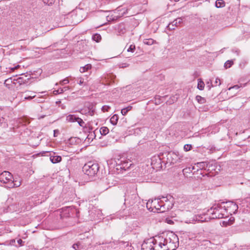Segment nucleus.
Segmentation results:
<instances>
[{
	"instance_id": "nucleus-1",
	"label": "nucleus",
	"mask_w": 250,
	"mask_h": 250,
	"mask_svg": "<svg viewBox=\"0 0 250 250\" xmlns=\"http://www.w3.org/2000/svg\"><path fill=\"white\" fill-rule=\"evenodd\" d=\"M159 239L158 247L163 250H175L179 244L178 235H171L168 239L161 235H155Z\"/></svg>"
},
{
	"instance_id": "nucleus-2",
	"label": "nucleus",
	"mask_w": 250,
	"mask_h": 250,
	"mask_svg": "<svg viewBox=\"0 0 250 250\" xmlns=\"http://www.w3.org/2000/svg\"><path fill=\"white\" fill-rule=\"evenodd\" d=\"M99 164L93 161H89L86 163L83 167V171L89 177H94L97 175L99 170Z\"/></svg>"
},
{
	"instance_id": "nucleus-3",
	"label": "nucleus",
	"mask_w": 250,
	"mask_h": 250,
	"mask_svg": "<svg viewBox=\"0 0 250 250\" xmlns=\"http://www.w3.org/2000/svg\"><path fill=\"white\" fill-rule=\"evenodd\" d=\"M208 212L212 215L211 218H223L227 217L226 211L223 208L222 205L219 204H215L209 209Z\"/></svg>"
},
{
	"instance_id": "nucleus-4",
	"label": "nucleus",
	"mask_w": 250,
	"mask_h": 250,
	"mask_svg": "<svg viewBox=\"0 0 250 250\" xmlns=\"http://www.w3.org/2000/svg\"><path fill=\"white\" fill-rule=\"evenodd\" d=\"M159 239L157 237L153 236L144 240L142 244V250H160L158 247Z\"/></svg>"
},
{
	"instance_id": "nucleus-5",
	"label": "nucleus",
	"mask_w": 250,
	"mask_h": 250,
	"mask_svg": "<svg viewBox=\"0 0 250 250\" xmlns=\"http://www.w3.org/2000/svg\"><path fill=\"white\" fill-rule=\"evenodd\" d=\"M161 198L149 200L146 203V208L150 211L155 212L161 210V208H165L166 204H163V201H159Z\"/></svg>"
},
{
	"instance_id": "nucleus-6",
	"label": "nucleus",
	"mask_w": 250,
	"mask_h": 250,
	"mask_svg": "<svg viewBox=\"0 0 250 250\" xmlns=\"http://www.w3.org/2000/svg\"><path fill=\"white\" fill-rule=\"evenodd\" d=\"M166 155L167 164H174L181 162L183 160V156L178 151H170Z\"/></svg>"
},
{
	"instance_id": "nucleus-7",
	"label": "nucleus",
	"mask_w": 250,
	"mask_h": 250,
	"mask_svg": "<svg viewBox=\"0 0 250 250\" xmlns=\"http://www.w3.org/2000/svg\"><path fill=\"white\" fill-rule=\"evenodd\" d=\"M13 175L7 171H4L0 173V182L5 184V187L9 188V183L12 182Z\"/></svg>"
},
{
	"instance_id": "nucleus-8",
	"label": "nucleus",
	"mask_w": 250,
	"mask_h": 250,
	"mask_svg": "<svg viewBox=\"0 0 250 250\" xmlns=\"http://www.w3.org/2000/svg\"><path fill=\"white\" fill-rule=\"evenodd\" d=\"M89 215L90 220H97L99 219H101L102 212L99 209L92 208L89 211Z\"/></svg>"
},
{
	"instance_id": "nucleus-9",
	"label": "nucleus",
	"mask_w": 250,
	"mask_h": 250,
	"mask_svg": "<svg viewBox=\"0 0 250 250\" xmlns=\"http://www.w3.org/2000/svg\"><path fill=\"white\" fill-rule=\"evenodd\" d=\"M131 164L129 163L128 162L126 161H121L120 163H116L115 167L116 170H126V169L129 168L131 166Z\"/></svg>"
},
{
	"instance_id": "nucleus-10",
	"label": "nucleus",
	"mask_w": 250,
	"mask_h": 250,
	"mask_svg": "<svg viewBox=\"0 0 250 250\" xmlns=\"http://www.w3.org/2000/svg\"><path fill=\"white\" fill-rule=\"evenodd\" d=\"M161 159L159 156H155L151 159V165H155L157 167H161Z\"/></svg>"
},
{
	"instance_id": "nucleus-11",
	"label": "nucleus",
	"mask_w": 250,
	"mask_h": 250,
	"mask_svg": "<svg viewBox=\"0 0 250 250\" xmlns=\"http://www.w3.org/2000/svg\"><path fill=\"white\" fill-rule=\"evenodd\" d=\"M209 165V162L208 161L198 162L195 164V165H196L197 167L199 168V169H204L205 170H207L208 167V166L209 167H210Z\"/></svg>"
},
{
	"instance_id": "nucleus-12",
	"label": "nucleus",
	"mask_w": 250,
	"mask_h": 250,
	"mask_svg": "<svg viewBox=\"0 0 250 250\" xmlns=\"http://www.w3.org/2000/svg\"><path fill=\"white\" fill-rule=\"evenodd\" d=\"M50 160L53 164L58 163L62 161V157L60 156L55 155V153L53 152V154H50Z\"/></svg>"
},
{
	"instance_id": "nucleus-13",
	"label": "nucleus",
	"mask_w": 250,
	"mask_h": 250,
	"mask_svg": "<svg viewBox=\"0 0 250 250\" xmlns=\"http://www.w3.org/2000/svg\"><path fill=\"white\" fill-rule=\"evenodd\" d=\"M21 181L18 180H16L14 179L13 177V179L12 180V182L10 183V184H9V188H17L21 186Z\"/></svg>"
},
{
	"instance_id": "nucleus-14",
	"label": "nucleus",
	"mask_w": 250,
	"mask_h": 250,
	"mask_svg": "<svg viewBox=\"0 0 250 250\" xmlns=\"http://www.w3.org/2000/svg\"><path fill=\"white\" fill-rule=\"evenodd\" d=\"M92 128L90 126H89V127L84 126V127L83 128V130L84 132L88 131L90 133V134L88 135V136H87V138L86 139L88 140V141H89L90 140H92V139H93V134H94V132H90L92 130Z\"/></svg>"
},
{
	"instance_id": "nucleus-15",
	"label": "nucleus",
	"mask_w": 250,
	"mask_h": 250,
	"mask_svg": "<svg viewBox=\"0 0 250 250\" xmlns=\"http://www.w3.org/2000/svg\"><path fill=\"white\" fill-rule=\"evenodd\" d=\"M229 204H230L231 207H230L228 214H232V213H235L238 208V206L234 202V203H229Z\"/></svg>"
},
{
	"instance_id": "nucleus-16",
	"label": "nucleus",
	"mask_w": 250,
	"mask_h": 250,
	"mask_svg": "<svg viewBox=\"0 0 250 250\" xmlns=\"http://www.w3.org/2000/svg\"><path fill=\"white\" fill-rule=\"evenodd\" d=\"M29 79V78H24L23 77H20L18 78L16 81H17V83H19L20 85H21L27 83ZM14 80L15 81V79Z\"/></svg>"
},
{
	"instance_id": "nucleus-17",
	"label": "nucleus",
	"mask_w": 250,
	"mask_h": 250,
	"mask_svg": "<svg viewBox=\"0 0 250 250\" xmlns=\"http://www.w3.org/2000/svg\"><path fill=\"white\" fill-rule=\"evenodd\" d=\"M7 126V123L3 117V115L0 112V127L5 128Z\"/></svg>"
},
{
	"instance_id": "nucleus-18",
	"label": "nucleus",
	"mask_w": 250,
	"mask_h": 250,
	"mask_svg": "<svg viewBox=\"0 0 250 250\" xmlns=\"http://www.w3.org/2000/svg\"><path fill=\"white\" fill-rule=\"evenodd\" d=\"M229 203H234V202H232V201H228V202H221V204H226V205H225L224 206H222V207H223V208L226 211V213L227 214H228V212L229 210V208H230V207H231V206L230 205V204H229Z\"/></svg>"
},
{
	"instance_id": "nucleus-19",
	"label": "nucleus",
	"mask_w": 250,
	"mask_h": 250,
	"mask_svg": "<svg viewBox=\"0 0 250 250\" xmlns=\"http://www.w3.org/2000/svg\"><path fill=\"white\" fill-rule=\"evenodd\" d=\"M79 117L74 114H70L66 116V120L69 122H77V118Z\"/></svg>"
},
{
	"instance_id": "nucleus-20",
	"label": "nucleus",
	"mask_w": 250,
	"mask_h": 250,
	"mask_svg": "<svg viewBox=\"0 0 250 250\" xmlns=\"http://www.w3.org/2000/svg\"><path fill=\"white\" fill-rule=\"evenodd\" d=\"M158 198H161L159 201H163V202L165 201L166 203L168 202V201L170 202L171 200H172V202L173 201L174 198L170 195H167V196H159Z\"/></svg>"
},
{
	"instance_id": "nucleus-21",
	"label": "nucleus",
	"mask_w": 250,
	"mask_h": 250,
	"mask_svg": "<svg viewBox=\"0 0 250 250\" xmlns=\"http://www.w3.org/2000/svg\"><path fill=\"white\" fill-rule=\"evenodd\" d=\"M166 205L165 206V208H163V210H161L162 212H164L166 210H169L172 208L173 206V202H172V200H170V202L168 201V202L165 203Z\"/></svg>"
},
{
	"instance_id": "nucleus-22",
	"label": "nucleus",
	"mask_w": 250,
	"mask_h": 250,
	"mask_svg": "<svg viewBox=\"0 0 250 250\" xmlns=\"http://www.w3.org/2000/svg\"><path fill=\"white\" fill-rule=\"evenodd\" d=\"M91 68V65L90 64H87L83 67H81L80 68V71L81 73H84Z\"/></svg>"
},
{
	"instance_id": "nucleus-23",
	"label": "nucleus",
	"mask_w": 250,
	"mask_h": 250,
	"mask_svg": "<svg viewBox=\"0 0 250 250\" xmlns=\"http://www.w3.org/2000/svg\"><path fill=\"white\" fill-rule=\"evenodd\" d=\"M118 120V116L117 114L113 115L110 118V121L113 125H116Z\"/></svg>"
},
{
	"instance_id": "nucleus-24",
	"label": "nucleus",
	"mask_w": 250,
	"mask_h": 250,
	"mask_svg": "<svg viewBox=\"0 0 250 250\" xmlns=\"http://www.w3.org/2000/svg\"><path fill=\"white\" fill-rule=\"evenodd\" d=\"M225 2L223 0H217L215 2V6L217 8H221L224 7Z\"/></svg>"
},
{
	"instance_id": "nucleus-25",
	"label": "nucleus",
	"mask_w": 250,
	"mask_h": 250,
	"mask_svg": "<svg viewBox=\"0 0 250 250\" xmlns=\"http://www.w3.org/2000/svg\"><path fill=\"white\" fill-rule=\"evenodd\" d=\"M102 135H106L109 132V129L106 126H103L100 129Z\"/></svg>"
},
{
	"instance_id": "nucleus-26",
	"label": "nucleus",
	"mask_w": 250,
	"mask_h": 250,
	"mask_svg": "<svg viewBox=\"0 0 250 250\" xmlns=\"http://www.w3.org/2000/svg\"><path fill=\"white\" fill-rule=\"evenodd\" d=\"M79 140V139L78 138L71 137L67 141V143L70 145H73L76 144Z\"/></svg>"
},
{
	"instance_id": "nucleus-27",
	"label": "nucleus",
	"mask_w": 250,
	"mask_h": 250,
	"mask_svg": "<svg viewBox=\"0 0 250 250\" xmlns=\"http://www.w3.org/2000/svg\"><path fill=\"white\" fill-rule=\"evenodd\" d=\"M209 167L208 166L207 169V171H211L215 170L216 165L215 163L213 162H209Z\"/></svg>"
},
{
	"instance_id": "nucleus-28",
	"label": "nucleus",
	"mask_w": 250,
	"mask_h": 250,
	"mask_svg": "<svg viewBox=\"0 0 250 250\" xmlns=\"http://www.w3.org/2000/svg\"><path fill=\"white\" fill-rule=\"evenodd\" d=\"M92 39L93 41L98 42L101 40L102 37L100 34L96 33L92 36Z\"/></svg>"
},
{
	"instance_id": "nucleus-29",
	"label": "nucleus",
	"mask_w": 250,
	"mask_h": 250,
	"mask_svg": "<svg viewBox=\"0 0 250 250\" xmlns=\"http://www.w3.org/2000/svg\"><path fill=\"white\" fill-rule=\"evenodd\" d=\"M68 89V86L64 87L63 88H59V89H58L57 90L54 91V93L55 94H62V93H63L64 91H65L66 90H67Z\"/></svg>"
},
{
	"instance_id": "nucleus-30",
	"label": "nucleus",
	"mask_w": 250,
	"mask_h": 250,
	"mask_svg": "<svg viewBox=\"0 0 250 250\" xmlns=\"http://www.w3.org/2000/svg\"><path fill=\"white\" fill-rule=\"evenodd\" d=\"M196 100L197 101L201 104L205 103L206 99L205 98L202 97L201 96L197 95L196 96Z\"/></svg>"
},
{
	"instance_id": "nucleus-31",
	"label": "nucleus",
	"mask_w": 250,
	"mask_h": 250,
	"mask_svg": "<svg viewBox=\"0 0 250 250\" xmlns=\"http://www.w3.org/2000/svg\"><path fill=\"white\" fill-rule=\"evenodd\" d=\"M132 109L131 106H128L125 108H124L122 109L121 110V113L123 115L125 116V115L127 113L130 111Z\"/></svg>"
},
{
	"instance_id": "nucleus-32",
	"label": "nucleus",
	"mask_w": 250,
	"mask_h": 250,
	"mask_svg": "<svg viewBox=\"0 0 250 250\" xmlns=\"http://www.w3.org/2000/svg\"><path fill=\"white\" fill-rule=\"evenodd\" d=\"M144 43L146 45H152L154 43V40L152 39H146L144 40Z\"/></svg>"
},
{
	"instance_id": "nucleus-33",
	"label": "nucleus",
	"mask_w": 250,
	"mask_h": 250,
	"mask_svg": "<svg viewBox=\"0 0 250 250\" xmlns=\"http://www.w3.org/2000/svg\"><path fill=\"white\" fill-rule=\"evenodd\" d=\"M205 86L204 83L201 80L198 81L197 88L200 90H202L204 89Z\"/></svg>"
},
{
	"instance_id": "nucleus-34",
	"label": "nucleus",
	"mask_w": 250,
	"mask_h": 250,
	"mask_svg": "<svg viewBox=\"0 0 250 250\" xmlns=\"http://www.w3.org/2000/svg\"><path fill=\"white\" fill-rule=\"evenodd\" d=\"M173 23L174 24V25L177 26L179 24L183 22V19L182 18H178L176 19H175L174 21H173Z\"/></svg>"
},
{
	"instance_id": "nucleus-35",
	"label": "nucleus",
	"mask_w": 250,
	"mask_h": 250,
	"mask_svg": "<svg viewBox=\"0 0 250 250\" xmlns=\"http://www.w3.org/2000/svg\"><path fill=\"white\" fill-rule=\"evenodd\" d=\"M233 64V62L232 61L228 60L225 63L224 66L226 68H228L230 67Z\"/></svg>"
},
{
	"instance_id": "nucleus-36",
	"label": "nucleus",
	"mask_w": 250,
	"mask_h": 250,
	"mask_svg": "<svg viewBox=\"0 0 250 250\" xmlns=\"http://www.w3.org/2000/svg\"><path fill=\"white\" fill-rule=\"evenodd\" d=\"M192 146L190 144H186L184 146V149L185 151H188L191 149Z\"/></svg>"
},
{
	"instance_id": "nucleus-37",
	"label": "nucleus",
	"mask_w": 250,
	"mask_h": 250,
	"mask_svg": "<svg viewBox=\"0 0 250 250\" xmlns=\"http://www.w3.org/2000/svg\"><path fill=\"white\" fill-rule=\"evenodd\" d=\"M135 50V45L134 44H131L129 48L127 49V52H131L133 53Z\"/></svg>"
},
{
	"instance_id": "nucleus-38",
	"label": "nucleus",
	"mask_w": 250,
	"mask_h": 250,
	"mask_svg": "<svg viewBox=\"0 0 250 250\" xmlns=\"http://www.w3.org/2000/svg\"><path fill=\"white\" fill-rule=\"evenodd\" d=\"M54 1L55 0H43V3L47 5H52Z\"/></svg>"
},
{
	"instance_id": "nucleus-39",
	"label": "nucleus",
	"mask_w": 250,
	"mask_h": 250,
	"mask_svg": "<svg viewBox=\"0 0 250 250\" xmlns=\"http://www.w3.org/2000/svg\"><path fill=\"white\" fill-rule=\"evenodd\" d=\"M183 172L184 174L187 173H190L192 172V170L191 167H188L183 169Z\"/></svg>"
},
{
	"instance_id": "nucleus-40",
	"label": "nucleus",
	"mask_w": 250,
	"mask_h": 250,
	"mask_svg": "<svg viewBox=\"0 0 250 250\" xmlns=\"http://www.w3.org/2000/svg\"><path fill=\"white\" fill-rule=\"evenodd\" d=\"M77 122H78V124L82 127H83V128L84 127L83 126V125H84V122L83 121V120L80 118H77Z\"/></svg>"
},
{
	"instance_id": "nucleus-41",
	"label": "nucleus",
	"mask_w": 250,
	"mask_h": 250,
	"mask_svg": "<svg viewBox=\"0 0 250 250\" xmlns=\"http://www.w3.org/2000/svg\"><path fill=\"white\" fill-rule=\"evenodd\" d=\"M110 109V106L107 105H104L102 107V110L103 112H108L109 110Z\"/></svg>"
},
{
	"instance_id": "nucleus-42",
	"label": "nucleus",
	"mask_w": 250,
	"mask_h": 250,
	"mask_svg": "<svg viewBox=\"0 0 250 250\" xmlns=\"http://www.w3.org/2000/svg\"><path fill=\"white\" fill-rule=\"evenodd\" d=\"M94 112L95 111L94 110H91L89 109H88V112L84 113V114H87V115L93 116L94 114ZM83 114H84V113L83 112Z\"/></svg>"
},
{
	"instance_id": "nucleus-43",
	"label": "nucleus",
	"mask_w": 250,
	"mask_h": 250,
	"mask_svg": "<svg viewBox=\"0 0 250 250\" xmlns=\"http://www.w3.org/2000/svg\"><path fill=\"white\" fill-rule=\"evenodd\" d=\"M220 84H221L220 79H219L218 78H216L213 86H216L217 85H220Z\"/></svg>"
},
{
	"instance_id": "nucleus-44",
	"label": "nucleus",
	"mask_w": 250,
	"mask_h": 250,
	"mask_svg": "<svg viewBox=\"0 0 250 250\" xmlns=\"http://www.w3.org/2000/svg\"><path fill=\"white\" fill-rule=\"evenodd\" d=\"M175 26L174 25V24L173 23V22H172L171 23L169 24L167 26V28L169 29V30H174V26Z\"/></svg>"
},
{
	"instance_id": "nucleus-45",
	"label": "nucleus",
	"mask_w": 250,
	"mask_h": 250,
	"mask_svg": "<svg viewBox=\"0 0 250 250\" xmlns=\"http://www.w3.org/2000/svg\"><path fill=\"white\" fill-rule=\"evenodd\" d=\"M35 101L37 103H42L44 101V100L42 97H38L35 100Z\"/></svg>"
},
{
	"instance_id": "nucleus-46",
	"label": "nucleus",
	"mask_w": 250,
	"mask_h": 250,
	"mask_svg": "<svg viewBox=\"0 0 250 250\" xmlns=\"http://www.w3.org/2000/svg\"><path fill=\"white\" fill-rule=\"evenodd\" d=\"M35 97H36V95H30V96H28L25 97H24V99L28 100H31L32 99L35 98Z\"/></svg>"
},
{
	"instance_id": "nucleus-47",
	"label": "nucleus",
	"mask_w": 250,
	"mask_h": 250,
	"mask_svg": "<svg viewBox=\"0 0 250 250\" xmlns=\"http://www.w3.org/2000/svg\"><path fill=\"white\" fill-rule=\"evenodd\" d=\"M207 87H208V89L209 90L211 87L213 86V85L212 84V82L210 81V82H208L207 83Z\"/></svg>"
},
{
	"instance_id": "nucleus-48",
	"label": "nucleus",
	"mask_w": 250,
	"mask_h": 250,
	"mask_svg": "<svg viewBox=\"0 0 250 250\" xmlns=\"http://www.w3.org/2000/svg\"><path fill=\"white\" fill-rule=\"evenodd\" d=\"M12 79L11 78H10V79H8L7 80H6L4 82V84H9L10 83H12Z\"/></svg>"
},
{
	"instance_id": "nucleus-49",
	"label": "nucleus",
	"mask_w": 250,
	"mask_h": 250,
	"mask_svg": "<svg viewBox=\"0 0 250 250\" xmlns=\"http://www.w3.org/2000/svg\"><path fill=\"white\" fill-rule=\"evenodd\" d=\"M61 83H62V84H63L68 83H69V80L67 78H65V79H63L61 82Z\"/></svg>"
},
{
	"instance_id": "nucleus-50",
	"label": "nucleus",
	"mask_w": 250,
	"mask_h": 250,
	"mask_svg": "<svg viewBox=\"0 0 250 250\" xmlns=\"http://www.w3.org/2000/svg\"><path fill=\"white\" fill-rule=\"evenodd\" d=\"M60 133L59 130L56 129L54 130V136L56 137Z\"/></svg>"
},
{
	"instance_id": "nucleus-51",
	"label": "nucleus",
	"mask_w": 250,
	"mask_h": 250,
	"mask_svg": "<svg viewBox=\"0 0 250 250\" xmlns=\"http://www.w3.org/2000/svg\"><path fill=\"white\" fill-rule=\"evenodd\" d=\"M16 242L15 239H12L10 241V245H15L16 247H18L15 244Z\"/></svg>"
},
{
	"instance_id": "nucleus-52",
	"label": "nucleus",
	"mask_w": 250,
	"mask_h": 250,
	"mask_svg": "<svg viewBox=\"0 0 250 250\" xmlns=\"http://www.w3.org/2000/svg\"><path fill=\"white\" fill-rule=\"evenodd\" d=\"M17 243L19 244L20 246H22L24 242L21 239H19L17 240Z\"/></svg>"
},
{
	"instance_id": "nucleus-53",
	"label": "nucleus",
	"mask_w": 250,
	"mask_h": 250,
	"mask_svg": "<svg viewBox=\"0 0 250 250\" xmlns=\"http://www.w3.org/2000/svg\"><path fill=\"white\" fill-rule=\"evenodd\" d=\"M166 222L168 224H172L173 223V221L171 220V219H169L168 218H167L166 219Z\"/></svg>"
},
{
	"instance_id": "nucleus-54",
	"label": "nucleus",
	"mask_w": 250,
	"mask_h": 250,
	"mask_svg": "<svg viewBox=\"0 0 250 250\" xmlns=\"http://www.w3.org/2000/svg\"><path fill=\"white\" fill-rule=\"evenodd\" d=\"M196 167H197L196 165H195V166L191 167V168L192 169V171H193V170H196V171H198V170H199V168H198V167H197V168H196ZM195 172V171H194V172Z\"/></svg>"
},
{
	"instance_id": "nucleus-55",
	"label": "nucleus",
	"mask_w": 250,
	"mask_h": 250,
	"mask_svg": "<svg viewBox=\"0 0 250 250\" xmlns=\"http://www.w3.org/2000/svg\"><path fill=\"white\" fill-rule=\"evenodd\" d=\"M239 88V86L238 85H235L232 87H231L229 88V90H230L231 89H232V88H235V89H238Z\"/></svg>"
},
{
	"instance_id": "nucleus-56",
	"label": "nucleus",
	"mask_w": 250,
	"mask_h": 250,
	"mask_svg": "<svg viewBox=\"0 0 250 250\" xmlns=\"http://www.w3.org/2000/svg\"><path fill=\"white\" fill-rule=\"evenodd\" d=\"M232 51L234 52V50L233 49ZM235 52L236 53L237 55H239V53H240V50H238V49H236L235 51Z\"/></svg>"
},
{
	"instance_id": "nucleus-57",
	"label": "nucleus",
	"mask_w": 250,
	"mask_h": 250,
	"mask_svg": "<svg viewBox=\"0 0 250 250\" xmlns=\"http://www.w3.org/2000/svg\"><path fill=\"white\" fill-rule=\"evenodd\" d=\"M78 244H73V248L74 249H76V248H78Z\"/></svg>"
},
{
	"instance_id": "nucleus-58",
	"label": "nucleus",
	"mask_w": 250,
	"mask_h": 250,
	"mask_svg": "<svg viewBox=\"0 0 250 250\" xmlns=\"http://www.w3.org/2000/svg\"><path fill=\"white\" fill-rule=\"evenodd\" d=\"M83 83V80H81L80 81V82L79 83V84H80V85H81Z\"/></svg>"
},
{
	"instance_id": "nucleus-59",
	"label": "nucleus",
	"mask_w": 250,
	"mask_h": 250,
	"mask_svg": "<svg viewBox=\"0 0 250 250\" xmlns=\"http://www.w3.org/2000/svg\"><path fill=\"white\" fill-rule=\"evenodd\" d=\"M87 232H89V231H87V230H85L83 233H87Z\"/></svg>"
},
{
	"instance_id": "nucleus-60",
	"label": "nucleus",
	"mask_w": 250,
	"mask_h": 250,
	"mask_svg": "<svg viewBox=\"0 0 250 250\" xmlns=\"http://www.w3.org/2000/svg\"><path fill=\"white\" fill-rule=\"evenodd\" d=\"M18 66H19V65H18L17 66H16V67H15V68H12V69H14L17 68Z\"/></svg>"
},
{
	"instance_id": "nucleus-61",
	"label": "nucleus",
	"mask_w": 250,
	"mask_h": 250,
	"mask_svg": "<svg viewBox=\"0 0 250 250\" xmlns=\"http://www.w3.org/2000/svg\"><path fill=\"white\" fill-rule=\"evenodd\" d=\"M174 1H179L180 0H173Z\"/></svg>"
}]
</instances>
